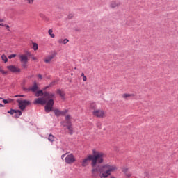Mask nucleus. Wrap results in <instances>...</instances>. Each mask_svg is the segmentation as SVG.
Masks as SVG:
<instances>
[{
    "instance_id": "603ef678",
    "label": "nucleus",
    "mask_w": 178,
    "mask_h": 178,
    "mask_svg": "<svg viewBox=\"0 0 178 178\" xmlns=\"http://www.w3.org/2000/svg\"><path fill=\"white\" fill-rule=\"evenodd\" d=\"M4 27H6V29H9V25L5 24V25H4Z\"/></svg>"
},
{
    "instance_id": "a18cd8bd",
    "label": "nucleus",
    "mask_w": 178,
    "mask_h": 178,
    "mask_svg": "<svg viewBox=\"0 0 178 178\" xmlns=\"http://www.w3.org/2000/svg\"><path fill=\"white\" fill-rule=\"evenodd\" d=\"M83 81H87V76H83Z\"/></svg>"
},
{
    "instance_id": "864d4df0",
    "label": "nucleus",
    "mask_w": 178,
    "mask_h": 178,
    "mask_svg": "<svg viewBox=\"0 0 178 178\" xmlns=\"http://www.w3.org/2000/svg\"><path fill=\"white\" fill-rule=\"evenodd\" d=\"M81 76V77H84V76H86V75H84V73H82Z\"/></svg>"
},
{
    "instance_id": "4be33fe9",
    "label": "nucleus",
    "mask_w": 178,
    "mask_h": 178,
    "mask_svg": "<svg viewBox=\"0 0 178 178\" xmlns=\"http://www.w3.org/2000/svg\"><path fill=\"white\" fill-rule=\"evenodd\" d=\"M69 112L68 109H65L63 111H60V116H65Z\"/></svg>"
},
{
    "instance_id": "393cba45",
    "label": "nucleus",
    "mask_w": 178,
    "mask_h": 178,
    "mask_svg": "<svg viewBox=\"0 0 178 178\" xmlns=\"http://www.w3.org/2000/svg\"><path fill=\"white\" fill-rule=\"evenodd\" d=\"M32 44H33V49L35 51H37V49H38V44L35 42H33Z\"/></svg>"
},
{
    "instance_id": "a19ab883",
    "label": "nucleus",
    "mask_w": 178,
    "mask_h": 178,
    "mask_svg": "<svg viewBox=\"0 0 178 178\" xmlns=\"http://www.w3.org/2000/svg\"><path fill=\"white\" fill-rule=\"evenodd\" d=\"M38 79H40V80H42V75H41L40 74H38Z\"/></svg>"
},
{
    "instance_id": "7c9ffc66",
    "label": "nucleus",
    "mask_w": 178,
    "mask_h": 178,
    "mask_svg": "<svg viewBox=\"0 0 178 178\" xmlns=\"http://www.w3.org/2000/svg\"><path fill=\"white\" fill-rule=\"evenodd\" d=\"M13 58H16V54H10V56H8V59H12Z\"/></svg>"
},
{
    "instance_id": "412c9836",
    "label": "nucleus",
    "mask_w": 178,
    "mask_h": 178,
    "mask_svg": "<svg viewBox=\"0 0 178 178\" xmlns=\"http://www.w3.org/2000/svg\"><path fill=\"white\" fill-rule=\"evenodd\" d=\"M129 97H134V95L127 94V93H124V94L122 95L123 98H129Z\"/></svg>"
},
{
    "instance_id": "6ab92c4d",
    "label": "nucleus",
    "mask_w": 178,
    "mask_h": 178,
    "mask_svg": "<svg viewBox=\"0 0 178 178\" xmlns=\"http://www.w3.org/2000/svg\"><path fill=\"white\" fill-rule=\"evenodd\" d=\"M48 140L50 141V143H54V141H55V136L52 135V134H50L49 135Z\"/></svg>"
},
{
    "instance_id": "4468645a",
    "label": "nucleus",
    "mask_w": 178,
    "mask_h": 178,
    "mask_svg": "<svg viewBox=\"0 0 178 178\" xmlns=\"http://www.w3.org/2000/svg\"><path fill=\"white\" fill-rule=\"evenodd\" d=\"M54 58H55V55L54 54H52V55L48 56L47 58H46L44 59L45 63H49V62H51V60L53 59Z\"/></svg>"
},
{
    "instance_id": "5fc2aeb1",
    "label": "nucleus",
    "mask_w": 178,
    "mask_h": 178,
    "mask_svg": "<svg viewBox=\"0 0 178 178\" xmlns=\"http://www.w3.org/2000/svg\"><path fill=\"white\" fill-rule=\"evenodd\" d=\"M3 22V19H0V23H2Z\"/></svg>"
},
{
    "instance_id": "58836bf2",
    "label": "nucleus",
    "mask_w": 178,
    "mask_h": 178,
    "mask_svg": "<svg viewBox=\"0 0 178 178\" xmlns=\"http://www.w3.org/2000/svg\"><path fill=\"white\" fill-rule=\"evenodd\" d=\"M65 120H70V115H66Z\"/></svg>"
},
{
    "instance_id": "473e14b6",
    "label": "nucleus",
    "mask_w": 178,
    "mask_h": 178,
    "mask_svg": "<svg viewBox=\"0 0 178 178\" xmlns=\"http://www.w3.org/2000/svg\"><path fill=\"white\" fill-rule=\"evenodd\" d=\"M43 95H44V97H47V98H48L49 97V92H43Z\"/></svg>"
},
{
    "instance_id": "0eeeda50",
    "label": "nucleus",
    "mask_w": 178,
    "mask_h": 178,
    "mask_svg": "<svg viewBox=\"0 0 178 178\" xmlns=\"http://www.w3.org/2000/svg\"><path fill=\"white\" fill-rule=\"evenodd\" d=\"M105 168L108 169H108H113V170H116V169H118V168L115 165H111L109 164H106L99 168L100 173H102V172H104V169H105Z\"/></svg>"
},
{
    "instance_id": "c85d7f7f",
    "label": "nucleus",
    "mask_w": 178,
    "mask_h": 178,
    "mask_svg": "<svg viewBox=\"0 0 178 178\" xmlns=\"http://www.w3.org/2000/svg\"><path fill=\"white\" fill-rule=\"evenodd\" d=\"M66 122H65V124L66 126H72V121L70 120H65Z\"/></svg>"
},
{
    "instance_id": "b1692460",
    "label": "nucleus",
    "mask_w": 178,
    "mask_h": 178,
    "mask_svg": "<svg viewBox=\"0 0 178 178\" xmlns=\"http://www.w3.org/2000/svg\"><path fill=\"white\" fill-rule=\"evenodd\" d=\"M0 73H2L4 76L8 74V71H5L2 66H0Z\"/></svg>"
},
{
    "instance_id": "dca6fc26",
    "label": "nucleus",
    "mask_w": 178,
    "mask_h": 178,
    "mask_svg": "<svg viewBox=\"0 0 178 178\" xmlns=\"http://www.w3.org/2000/svg\"><path fill=\"white\" fill-rule=\"evenodd\" d=\"M120 6V3H116V1H112L110 6L111 8H116L118 6Z\"/></svg>"
},
{
    "instance_id": "e433bc0d",
    "label": "nucleus",
    "mask_w": 178,
    "mask_h": 178,
    "mask_svg": "<svg viewBox=\"0 0 178 178\" xmlns=\"http://www.w3.org/2000/svg\"><path fill=\"white\" fill-rule=\"evenodd\" d=\"M22 66H23L24 69H27V63H24Z\"/></svg>"
},
{
    "instance_id": "2eb2a0df",
    "label": "nucleus",
    "mask_w": 178,
    "mask_h": 178,
    "mask_svg": "<svg viewBox=\"0 0 178 178\" xmlns=\"http://www.w3.org/2000/svg\"><path fill=\"white\" fill-rule=\"evenodd\" d=\"M57 94L60 95V97L62 98V99H65V92H62L60 89L57 90Z\"/></svg>"
},
{
    "instance_id": "5701e85b",
    "label": "nucleus",
    "mask_w": 178,
    "mask_h": 178,
    "mask_svg": "<svg viewBox=\"0 0 178 178\" xmlns=\"http://www.w3.org/2000/svg\"><path fill=\"white\" fill-rule=\"evenodd\" d=\"M1 59L4 62V63H6L8 62V57L5 54L1 55Z\"/></svg>"
},
{
    "instance_id": "9b49d317",
    "label": "nucleus",
    "mask_w": 178,
    "mask_h": 178,
    "mask_svg": "<svg viewBox=\"0 0 178 178\" xmlns=\"http://www.w3.org/2000/svg\"><path fill=\"white\" fill-rule=\"evenodd\" d=\"M38 90V85H37V81H34L33 86L31 88H29V91H32V92H37Z\"/></svg>"
},
{
    "instance_id": "4c0bfd02",
    "label": "nucleus",
    "mask_w": 178,
    "mask_h": 178,
    "mask_svg": "<svg viewBox=\"0 0 178 178\" xmlns=\"http://www.w3.org/2000/svg\"><path fill=\"white\" fill-rule=\"evenodd\" d=\"M90 108H91V109H95V104H90Z\"/></svg>"
},
{
    "instance_id": "a878e982",
    "label": "nucleus",
    "mask_w": 178,
    "mask_h": 178,
    "mask_svg": "<svg viewBox=\"0 0 178 178\" xmlns=\"http://www.w3.org/2000/svg\"><path fill=\"white\" fill-rule=\"evenodd\" d=\"M12 101H13L12 99H3L2 102L3 104H10Z\"/></svg>"
},
{
    "instance_id": "f704fd0d",
    "label": "nucleus",
    "mask_w": 178,
    "mask_h": 178,
    "mask_svg": "<svg viewBox=\"0 0 178 178\" xmlns=\"http://www.w3.org/2000/svg\"><path fill=\"white\" fill-rule=\"evenodd\" d=\"M40 17H42L44 20H48V18L44 14H40Z\"/></svg>"
},
{
    "instance_id": "c9c22d12",
    "label": "nucleus",
    "mask_w": 178,
    "mask_h": 178,
    "mask_svg": "<svg viewBox=\"0 0 178 178\" xmlns=\"http://www.w3.org/2000/svg\"><path fill=\"white\" fill-rule=\"evenodd\" d=\"M26 56H33V54H31V53L29 51H26Z\"/></svg>"
},
{
    "instance_id": "39448f33",
    "label": "nucleus",
    "mask_w": 178,
    "mask_h": 178,
    "mask_svg": "<svg viewBox=\"0 0 178 178\" xmlns=\"http://www.w3.org/2000/svg\"><path fill=\"white\" fill-rule=\"evenodd\" d=\"M34 105H47V104H48V101L47 100V99H44L42 97H38V99H36L34 102H33Z\"/></svg>"
},
{
    "instance_id": "f03ea898",
    "label": "nucleus",
    "mask_w": 178,
    "mask_h": 178,
    "mask_svg": "<svg viewBox=\"0 0 178 178\" xmlns=\"http://www.w3.org/2000/svg\"><path fill=\"white\" fill-rule=\"evenodd\" d=\"M54 98H55V93H49V97L46 98L47 101V104L44 106V111L46 113H49V112L54 111V105L55 104Z\"/></svg>"
},
{
    "instance_id": "423d86ee",
    "label": "nucleus",
    "mask_w": 178,
    "mask_h": 178,
    "mask_svg": "<svg viewBox=\"0 0 178 178\" xmlns=\"http://www.w3.org/2000/svg\"><path fill=\"white\" fill-rule=\"evenodd\" d=\"M7 69L11 72V73H20L21 70L20 68H17L15 65H8L7 66Z\"/></svg>"
},
{
    "instance_id": "9d476101",
    "label": "nucleus",
    "mask_w": 178,
    "mask_h": 178,
    "mask_svg": "<svg viewBox=\"0 0 178 178\" xmlns=\"http://www.w3.org/2000/svg\"><path fill=\"white\" fill-rule=\"evenodd\" d=\"M61 124L63 125V127H67V130H69V134L70 136L73 135V127H72V125H66V124H65V121L61 122Z\"/></svg>"
},
{
    "instance_id": "de8ad7c7",
    "label": "nucleus",
    "mask_w": 178,
    "mask_h": 178,
    "mask_svg": "<svg viewBox=\"0 0 178 178\" xmlns=\"http://www.w3.org/2000/svg\"><path fill=\"white\" fill-rule=\"evenodd\" d=\"M0 26H1V27H5V24H3V23H0Z\"/></svg>"
},
{
    "instance_id": "aec40b11",
    "label": "nucleus",
    "mask_w": 178,
    "mask_h": 178,
    "mask_svg": "<svg viewBox=\"0 0 178 178\" xmlns=\"http://www.w3.org/2000/svg\"><path fill=\"white\" fill-rule=\"evenodd\" d=\"M48 33H49L50 37H51V38H55V34L52 33H54V31L52 29H49L48 31Z\"/></svg>"
},
{
    "instance_id": "cd10ccee",
    "label": "nucleus",
    "mask_w": 178,
    "mask_h": 178,
    "mask_svg": "<svg viewBox=\"0 0 178 178\" xmlns=\"http://www.w3.org/2000/svg\"><path fill=\"white\" fill-rule=\"evenodd\" d=\"M58 83V80L56 81H53L51 83L49 84V87H54Z\"/></svg>"
},
{
    "instance_id": "79ce46f5",
    "label": "nucleus",
    "mask_w": 178,
    "mask_h": 178,
    "mask_svg": "<svg viewBox=\"0 0 178 178\" xmlns=\"http://www.w3.org/2000/svg\"><path fill=\"white\" fill-rule=\"evenodd\" d=\"M49 87H51V86H49H49L43 88V90L45 91V90H48V88H49Z\"/></svg>"
},
{
    "instance_id": "6e6552de",
    "label": "nucleus",
    "mask_w": 178,
    "mask_h": 178,
    "mask_svg": "<svg viewBox=\"0 0 178 178\" xmlns=\"http://www.w3.org/2000/svg\"><path fill=\"white\" fill-rule=\"evenodd\" d=\"M92 113L94 116H96V118H104V115H105L104 111L100 110H96L93 111Z\"/></svg>"
},
{
    "instance_id": "8fccbe9b",
    "label": "nucleus",
    "mask_w": 178,
    "mask_h": 178,
    "mask_svg": "<svg viewBox=\"0 0 178 178\" xmlns=\"http://www.w3.org/2000/svg\"><path fill=\"white\" fill-rule=\"evenodd\" d=\"M32 59H33V60H37V58H35L34 56H32Z\"/></svg>"
},
{
    "instance_id": "ea45409f",
    "label": "nucleus",
    "mask_w": 178,
    "mask_h": 178,
    "mask_svg": "<svg viewBox=\"0 0 178 178\" xmlns=\"http://www.w3.org/2000/svg\"><path fill=\"white\" fill-rule=\"evenodd\" d=\"M73 17V14H70L68 16H67V19H70Z\"/></svg>"
},
{
    "instance_id": "f3484780",
    "label": "nucleus",
    "mask_w": 178,
    "mask_h": 178,
    "mask_svg": "<svg viewBox=\"0 0 178 178\" xmlns=\"http://www.w3.org/2000/svg\"><path fill=\"white\" fill-rule=\"evenodd\" d=\"M52 112H54L55 116H57V118H59L60 116V110L56 108L52 111Z\"/></svg>"
},
{
    "instance_id": "c03bdc74",
    "label": "nucleus",
    "mask_w": 178,
    "mask_h": 178,
    "mask_svg": "<svg viewBox=\"0 0 178 178\" xmlns=\"http://www.w3.org/2000/svg\"><path fill=\"white\" fill-rule=\"evenodd\" d=\"M29 3L32 4L34 2V0H28Z\"/></svg>"
},
{
    "instance_id": "2f4dec72",
    "label": "nucleus",
    "mask_w": 178,
    "mask_h": 178,
    "mask_svg": "<svg viewBox=\"0 0 178 178\" xmlns=\"http://www.w3.org/2000/svg\"><path fill=\"white\" fill-rule=\"evenodd\" d=\"M67 42H69V39L63 40V44H64V45H66V44H67Z\"/></svg>"
},
{
    "instance_id": "7ed1b4c3",
    "label": "nucleus",
    "mask_w": 178,
    "mask_h": 178,
    "mask_svg": "<svg viewBox=\"0 0 178 178\" xmlns=\"http://www.w3.org/2000/svg\"><path fill=\"white\" fill-rule=\"evenodd\" d=\"M17 102L21 111H24V109H26V106H29V105H31V102H30V100L17 99Z\"/></svg>"
},
{
    "instance_id": "09e8293b",
    "label": "nucleus",
    "mask_w": 178,
    "mask_h": 178,
    "mask_svg": "<svg viewBox=\"0 0 178 178\" xmlns=\"http://www.w3.org/2000/svg\"><path fill=\"white\" fill-rule=\"evenodd\" d=\"M65 156H66V154H63V155L61 156L62 159H63V158L65 157Z\"/></svg>"
},
{
    "instance_id": "3c124183",
    "label": "nucleus",
    "mask_w": 178,
    "mask_h": 178,
    "mask_svg": "<svg viewBox=\"0 0 178 178\" xmlns=\"http://www.w3.org/2000/svg\"><path fill=\"white\" fill-rule=\"evenodd\" d=\"M3 106H5V105H3L1 103H0V108H3Z\"/></svg>"
},
{
    "instance_id": "a211bd4d",
    "label": "nucleus",
    "mask_w": 178,
    "mask_h": 178,
    "mask_svg": "<svg viewBox=\"0 0 178 178\" xmlns=\"http://www.w3.org/2000/svg\"><path fill=\"white\" fill-rule=\"evenodd\" d=\"M36 97H42L44 96V91L42 90H38L35 94Z\"/></svg>"
},
{
    "instance_id": "4d7b16f0",
    "label": "nucleus",
    "mask_w": 178,
    "mask_h": 178,
    "mask_svg": "<svg viewBox=\"0 0 178 178\" xmlns=\"http://www.w3.org/2000/svg\"><path fill=\"white\" fill-rule=\"evenodd\" d=\"M0 99H2V97H0Z\"/></svg>"
},
{
    "instance_id": "f8f14e48",
    "label": "nucleus",
    "mask_w": 178,
    "mask_h": 178,
    "mask_svg": "<svg viewBox=\"0 0 178 178\" xmlns=\"http://www.w3.org/2000/svg\"><path fill=\"white\" fill-rule=\"evenodd\" d=\"M13 112L14 114L15 113V115H14V118H15V119H19V118H20V116L23 115V112H22V110L13 109Z\"/></svg>"
},
{
    "instance_id": "bb28decb",
    "label": "nucleus",
    "mask_w": 178,
    "mask_h": 178,
    "mask_svg": "<svg viewBox=\"0 0 178 178\" xmlns=\"http://www.w3.org/2000/svg\"><path fill=\"white\" fill-rule=\"evenodd\" d=\"M95 172H98V168H93V169H92V175L95 177L97 176V175H95Z\"/></svg>"
},
{
    "instance_id": "20e7f679",
    "label": "nucleus",
    "mask_w": 178,
    "mask_h": 178,
    "mask_svg": "<svg viewBox=\"0 0 178 178\" xmlns=\"http://www.w3.org/2000/svg\"><path fill=\"white\" fill-rule=\"evenodd\" d=\"M65 162H66L68 165L76 162V159L74 158L73 154L67 155V156L65 158Z\"/></svg>"
},
{
    "instance_id": "49530a36",
    "label": "nucleus",
    "mask_w": 178,
    "mask_h": 178,
    "mask_svg": "<svg viewBox=\"0 0 178 178\" xmlns=\"http://www.w3.org/2000/svg\"><path fill=\"white\" fill-rule=\"evenodd\" d=\"M22 90L23 91H29V88L24 87L22 88Z\"/></svg>"
},
{
    "instance_id": "72a5a7b5",
    "label": "nucleus",
    "mask_w": 178,
    "mask_h": 178,
    "mask_svg": "<svg viewBox=\"0 0 178 178\" xmlns=\"http://www.w3.org/2000/svg\"><path fill=\"white\" fill-rule=\"evenodd\" d=\"M7 113H9L10 115H14L13 108H11L10 111H8Z\"/></svg>"
},
{
    "instance_id": "1a4fd4ad",
    "label": "nucleus",
    "mask_w": 178,
    "mask_h": 178,
    "mask_svg": "<svg viewBox=\"0 0 178 178\" xmlns=\"http://www.w3.org/2000/svg\"><path fill=\"white\" fill-rule=\"evenodd\" d=\"M111 172H113V168L108 169L105 172H104L103 173H102V175H100V177L106 178L108 177V176H111Z\"/></svg>"
},
{
    "instance_id": "ddd939ff",
    "label": "nucleus",
    "mask_w": 178,
    "mask_h": 178,
    "mask_svg": "<svg viewBox=\"0 0 178 178\" xmlns=\"http://www.w3.org/2000/svg\"><path fill=\"white\" fill-rule=\"evenodd\" d=\"M19 58H20V62H22V63H27V62H29V58L26 55H21Z\"/></svg>"
},
{
    "instance_id": "6e6d98bb",
    "label": "nucleus",
    "mask_w": 178,
    "mask_h": 178,
    "mask_svg": "<svg viewBox=\"0 0 178 178\" xmlns=\"http://www.w3.org/2000/svg\"><path fill=\"white\" fill-rule=\"evenodd\" d=\"M76 31H79V29H76Z\"/></svg>"
},
{
    "instance_id": "c756f323",
    "label": "nucleus",
    "mask_w": 178,
    "mask_h": 178,
    "mask_svg": "<svg viewBox=\"0 0 178 178\" xmlns=\"http://www.w3.org/2000/svg\"><path fill=\"white\" fill-rule=\"evenodd\" d=\"M26 95H16L14 96V98H19V97H24Z\"/></svg>"
},
{
    "instance_id": "f257e3e1",
    "label": "nucleus",
    "mask_w": 178,
    "mask_h": 178,
    "mask_svg": "<svg viewBox=\"0 0 178 178\" xmlns=\"http://www.w3.org/2000/svg\"><path fill=\"white\" fill-rule=\"evenodd\" d=\"M104 155L105 154L101 152L92 149V154L88 155V156L83 160L81 165L83 168H86V166H88V162L91 161L92 168H96L97 163H104Z\"/></svg>"
},
{
    "instance_id": "37998d69",
    "label": "nucleus",
    "mask_w": 178,
    "mask_h": 178,
    "mask_svg": "<svg viewBox=\"0 0 178 178\" xmlns=\"http://www.w3.org/2000/svg\"><path fill=\"white\" fill-rule=\"evenodd\" d=\"M58 44H63V40L62 39L58 40Z\"/></svg>"
}]
</instances>
